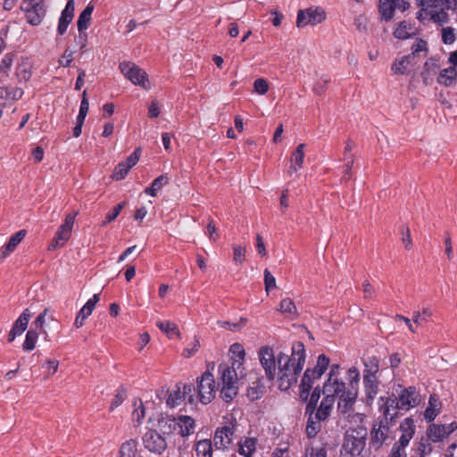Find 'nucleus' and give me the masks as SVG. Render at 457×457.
<instances>
[{
  "instance_id": "1",
  "label": "nucleus",
  "mask_w": 457,
  "mask_h": 457,
  "mask_svg": "<svg viewBox=\"0 0 457 457\" xmlns=\"http://www.w3.org/2000/svg\"><path fill=\"white\" fill-rule=\"evenodd\" d=\"M305 358V347L301 341L292 345L290 356L282 352L277 355L278 386L281 391H287L297 382V378L303 369Z\"/></svg>"
},
{
  "instance_id": "2",
  "label": "nucleus",
  "mask_w": 457,
  "mask_h": 457,
  "mask_svg": "<svg viewBox=\"0 0 457 457\" xmlns=\"http://www.w3.org/2000/svg\"><path fill=\"white\" fill-rule=\"evenodd\" d=\"M356 421H360L356 427H350L344 434L341 454L349 457H367L366 442L368 431L362 425L363 415L355 413L353 416Z\"/></svg>"
},
{
  "instance_id": "3",
  "label": "nucleus",
  "mask_w": 457,
  "mask_h": 457,
  "mask_svg": "<svg viewBox=\"0 0 457 457\" xmlns=\"http://www.w3.org/2000/svg\"><path fill=\"white\" fill-rule=\"evenodd\" d=\"M154 428L157 429L167 439L171 435H179L187 437L192 435L195 428V420L187 415H179L177 417L161 414L157 419Z\"/></svg>"
},
{
  "instance_id": "4",
  "label": "nucleus",
  "mask_w": 457,
  "mask_h": 457,
  "mask_svg": "<svg viewBox=\"0 0 457 457\" xmlns=\"http://www.w3.org/2000/svg\"><path fill=\"white\" fill-rule=\"evenodd\" d=\"M393 400L387 401L384 408H379L382 418L378 422H375L370 429V449L378 451L384 445H387L389 439V428L394 426L397 418V413H389L388 408L392 407Z\"/></svg>"
},
{
  "instance_id": "5",
  "label": "nucleus",
  "mask_w": 457,
  "mask_h": 457,
  "mask_svg": "<svg viewBox=\"0 0 457 457\" xmlns=\"http://www.w3.org/2000/svg\"><path fill=\"white\" fill-rule=\"evenodd\" d=\"M244 360L233 359L231 364L222 362L218 367L220 375L219 380H221L220 398L226 402L230 403L238 393V378L237 370L242 366Z\"/></svg>"
},
{
  "instance_id": "6",
  "label": "nucleus",
  "mask_w": 457,
  "mask_h": 457,
  "mask_svg": "<svg viewBox=\"0 0 457 457\" xmlns=\"http://www.w3.org/2000/svg\"><path fill=\"white\" fill-rule=\"evenodd\" d=\"M389 400L394 402L393 406L388 408L389 413L395 412L398 414L397 410L409 411L418 406L421 396L415 386H408L403 388L397 397L395 395L388 397L381 396L378 400L379 408H384Z\"/></svg>"
},
{
  "instance_id": "7",
  "label": "nucleus",
  "mask_w": 457,
  "mask_h": 457,
  "mask_svg": "<svg viewBox=\"0 0 457 457\" xmlns=\"http://www.w3.org/2000/svg\"><path fill=\"white\" fill-rule=\"evenodd\" d=\"M214 362L208 363L207 370L197 378L195 387V403L199 401L203 404L210 403L215 397L216 391L219 387L221 388V380L218 383L215 382L214 376L212 370H214Z\"/></svg>"
},
{
  "instance_id": "8",
  "label": "nucleus",
  "mask_w": 457,
  "mask_h": 457,
  "mask_svg": "<svg viewBox=\"0 0 457 457\" xmlns=\"http://www.w3.org/2000/svg\"><path fill=\"white\" fill-rule=\"evenodd\" d=\"M195 387L193 384H176L174 389L169 392L166 399V404L170 408H175L181 404L186 399L188 403L195 404Z\"/></svg>"
},
{
  "instance_id": "9",
  "label": "nucleus",
  "mask_w": 457,
  "mask_h": 457,
  "mask_svg": "<svg viewBox=\"0 0 457 457\" xmlns=\"http://www.w3.org/2000/svg\"><path fill=\"white\" fill-rule=\"evenodd\" d=\"M21 10L25 12L27 21L32 26L39 25L46 13L44 0H23Z\"/></svg>"
},
{
  "instance_id": "10",
  "label": "nucleus",
  "mask_w": 457,
  "mask_h": 457,
  "mask_svg": "<svg viewBox=\"0 0 457 457\" xmlns=\"http://www.w3.org/2000/svg\"><path fill=\"white\" fill-rule=\"evenodd\" d=\"M144 447L152 453L161 455L167 449V439L156 428H148L142 437Z\"/></svg>"
},
{
  "instance_id": "11",
  "label": "nucleus",
  "mask_w": 457,
  "mask_h": 457,
  "mask_svg": "<svg viewBox=\"0 0 457 457\" xmlns=\"http://www.w3.org/2000/svg\"><path fill=\"white\" fill-rule=\"evenodd\" d=\"M76 214L69 213L65 216L63 223L58 228L52 243L48 246L49 251L63 246L70 239Z\"/></svg>"
},
{
  "instance_id": "12",
  "label": "nucleus",
  "mask_w": 457,
  "mask_h": 457,
  "mask_svg": "<svg viewBox=\"0 0 457 457\" xmlns=\"http://www.w3.org/2000/svg\"><path fill=\"white\" fill-rule=\"evenodd\" d=\"M326 19V12L321 7H310L299 10L296 17V26L303 28L307 25H317Z\"/></svg>"
},
{
  "instance_id": "13",
  "label": "nucleus",
  "mask_w": 457,
  "mask_h": 457,
  "mask_svg": "<svg viewBox=\"0 0 457 457\" xmlns=\"http://www.w3.org/2000/svg\"><path fill=\"white\" fill-rule=\"evenodd\" d=\"M119 68L121 73L133 84L146 88L145 83L148 81V77L143 69L131 62H122L120 63Z\"/></svg>"
},
{
  "instance_id": "14",
  "label": "nucleus",
  "mask_w": 457,
  "mask_h": 457,
  "mask_svg": "<svg viewBox=\"0 0 457 457\" xmlns=\"http://www.w3.org/2000/svg\"><path fill=\"white\" fill-rule=\"evenodd\" d=\"M259 359L267 379L272 383L276 378V366L278 364L273 349L268 345L262 346L259 350Z\"/></svg>"
},
{
  "instance_id": "15",
  "label": "nucleus",
  "mask_w": 457,
  "mask_h": 457,
  "mask_svg": "<svg viewBox=\"0 0 457 457\" xmlns=\"http://www.w3.org/2000/svg\"><path fill=\"white\" fill-rule=\"evenodd\" d=\"M409 7L410 3L406 0H378V12L380 19L386 22L393 20L396 9L404 12Z\"/></svg>"
},
{
  "instance_id": "16",
  "label": "nucleus",
  "mask_w": 457,
  "mask_h": 457,
  "mask_svg": "<svg viewBox=\"0 0 457 457\" xmlns=\"http://www.w3.org/2000/svg\"><path fill=\"white\" fill-rule=\"evenodd\" d=\"M236 427V424L230 422L216 428L213 443L217 449L226 450L229 448L235 437Z\"/></svg>"
},
{
  "instance_id": "17",
  "label": "nucleus",
  "mask_w": 457,
  "mask_h": 457,
  "mask_svg": "<svg viewBox=\"0 0 457 457\" xmlns=\"http://www.w3.org/2000/svg\"><path fill=\"white\" fill-rule=\"evenodd\" d=\"M456 429L457 424L455 422H451L449 424L434 423L428 427L426 435L429 441L438 443L447 438Z\"/></svg>"
},
{
  "instance_id": "18",
  "label": "nucleus",
  "mask_w": 457,
  "mask_h": 457,
  "mask_svg": "<svg viewBox=\"0 0 457 457\" xmlns=\"http://www.w3.org/2000/svg\"><path fill=\"white\" fill-rule=\"evenodd\" d=\"M330 359L324 353L318 356L316 364L313 368H307L303 373L302 379L309 383L314 382L321 378L325 371L328 369Z\"/></svg>"
},
{
  "instance_id": "19",
  "label": "nucleus",
  "mask_w": 457,
  "mask_h": 457,
  "mask_svg": "<svg viewBox=\"0 0 457 457\" xmlns=\"http://www.w3.org/2000/svg\"><path fill=\"white\" fill-rule=\"evenodd\" d=\"M328 368V378L323 385L322 393H335L336 395H339V393L345 388V383L337 378L340 365L334 363L329 365Z\"/></svg>"
},
{
  "instance_id": "20",
  "label": "nucleus",
  "mask_w": 457,
  "mask_h": 457,
  "mask_svg": "<svg viewBox=\"0 0 457 457\" xmlns=\"http://www.w3.org/2000/svg\"><path fill=\"white\" fill-rule=\"evenodd\" d=\"M74 10L75 4L74 0H69L64 7V9L61 12V16L59 18L58 26H57V33L60 36H62L67 31L68 26L72 21L74 18Z\"/></svg>"
},
{
  "instance_id": "21",
  "label": "nucleus",
  "mask_w": 457,
  "mask_h": 457,
  "mask_svg": "<svg viewBox=\"0 0 457 457\" xmlns=\"http://www.w3.org/2000/svg\"><path fill=\"white\" fill-rule=\"evenodd\" d=\"M325 397L322 399L319 408L315 410L314 416L315 420H326L331 413L335 403L336 394L335 393H323Z\"/></svg>"
},
{
  "instance_id": "22",
  "label": "nucleus",
  "mask_w": 457,
  "mask_h": 457,
  "mask_svg": "<svg viewBox=\"0 0 457 457\" xmlns=\"http://www.w3.org/2000/svg\"><path fill=\"white\" fill-rule=\"evenodd\" d=\"M337 396L339 398L337 403V411L342 414H345L352 410L355 403L357 390H346L345 388Z\"/></svg>"
},
{
  "instance_id": "23",
  "label": "nucleus",
  "mask_w": 457,
  "mask_h": 457,
  "mask_svg": "<svg viewBox=\"0 0 457 457\" xmlns=\"http://www.w3.org/2000/svg\"><path fill=\"white\" fill-rule=\"evenodd\" d=\"M99 300L100 294H95L90 299L87 300V302L79 310L74 321V326L77 328H79L84 325L85 320L91 315Z\"/></svg>"
},
{
  "instance_id": "24",
  "label": "nucleus",
  "mask_w": 457,
  "mask_h": 457,
  "mask_svg": "<svg viewBox=\"0 0 457 457\" xmlns=\"http://www.w3.org/2000/svg\"><path fill=\"white\" fill-rule=\"evenodd\" d=\"M31 313L29 309H25L23 312L15 320L11 331L8 335V342H12L17 336L21 335L27 328Z\"/></svg>"
},
{
  "instance_id": "25",
  "label": "nucleus",
  "mask_w": 457,
  "mask_h": 457,
  "mask_svg": "<svg viewBox=\"0 0 457 457\" xmlns=\"http://www.w3.org/2000/svg\"><path fill=\"white\" fill-rule=\"evenodd\" d=\"M354 142L352 139H347L344 150V161L345 162L343 167L344 174L342 177V180L344 181H347L351 179V170L354 162V155L351 152L354 148Z\"/></svg>"
},
{
  "instance_id": "26",
  "label": "nucleus",
  "mask_w": 457,
  "mask_h": 457,
  "mask_svg": "<svg viewBox=\"0 0 457 457\" xmlns=\"http://www.w3.org/2000/svg\"><path fill=\"white\" fill-rule=\"evenodd\" d=\"M363 385L366 402L371 404L378 392L379 380L378 376L363 375Z\"/></svg>"
},
{
  "instance_id": "27",
  "label": "nucleus",
  "mask_w": 457,
  "mask_h": 457,
  "mask_svg": "<svg viewBox=\"0 0 457 457\" xmlns=\"http://www.w3.org/2000/svg\"><path fill=\"white\" fill-rule=\"evenodd\" d=\"M399 428L402 435L397 442L408 446L415 434L416 428L413 420L411 418L404 419L403 421L401 422Z\"/></svg>"
},
{
  "instance_id": "28",
  "label": "nucleus",
  "mask_w": 457,
  "mask_h": 457,
  "mask_svg": "<svg viewBox=\"0 0 457 457\" xmlns=\"http://www.w3.org/2000/svg\"><path fill=\"white\" fill-rule=\"evenodd\" d=\"M27 235V231L25 229H21L15 234H13L8 243L4 245L1 249L0 259L6 258L11 253H12L17 245L24 239Z\"/></svg>"
},
{
  "instance_id": "29",
  "label": "nucleus",
  "mask_w": 457,
  "mask_h": 457,
  "mask_svg": "<svg viewBox=\"0 0 457 457\" xmlns=\"http://www.w3.org/2000/svg\"><path fill=\"white\" fill-rule=\"evenodd\" d=\"M31 69L32 65L29 58H21V62H19L16 66L15 75L18 81L27 82L31 78Z\"/></svg>"
},
{
  "instance_id": "30",
  "label": "nucleus",
  "mask_w": 457,
  "mask_h": 457,
  "mask_svg": "<svg viewBox=\"0 0 457 457\" xmlns=\"http://www.w3.org/2000/svg\"><path fill=\"white\" fill-rule=\"evenodd\" d=\"M263 378H257L251 386H248L246 395L250 401H256L262 397L265 393V386L262 383Z\"/></svg>"
},
{
  "instance_id": "31",
  "label": "nucleus",
  "mask_w": 457,
  "mask_h": 457,
  "mask_svg": "<svg viewBox=\"0 0 457 457\" xmlns=\"http://www.w3.org/2000/svg\"><path fill=\"white\" fill-rule=\"evenodd\" d=\"M304 144H300L297 145L296 149L293 152L291 155V165L289 168V172H295L299 169L303 167V158H304Z\"/></svg>"
},
{
  "instance_id": "32",
  "label": "nucleus",
  "mask_w": 457,
  "mask_h": 457,
  "mask_svg": "<svg viewBox=\"0 0 457 457\" xmlns=\"http://www.w3.org/2000/svg\"><path fill=\"white\" fill-rule=\"evenodd\" d=\"M170 181V179L167 174H162L156 179H154L150 187L145 188L144 193L150 196H156L157 192L162 189V187L167 185Z\"/></svg>"
},
{
  "instance_id": "33",
  "label": "nucleus",
  "mask_w": 457,
  "mask_h": 457,
  "mask_svg": "<svg viewBox=\"0 0 457 457\" xmlns=\"http://www.w3.org/2000/svg\"><path fill=\"white\" fill-rule=\"evenodd\" d=\"M306 416H308L305 433L306 436L311 439L317 436V434L321 430V424L320 422L322 420H315V416L313 415L314 412L312 413H305Z\"/></svg>"
},
{
  "instance_id": "34",
  "label": "nucleus",
  "mask_w": 457,
  "mask_h": 457,
  "mask_svg": "<svg viewBox=\"0 0 457 457\" xmlns=\"http://www.w3.org/2000/svg\"><path fill=\"white\" fill-rule=\"evenodd\" d=\"M94 5L89 3L86 8L80 12L77 21V26L79 31H86L90 25L92 12L94 11Z\"/></svg>"
},
{
  "instance_id": "35",
  "label": "nucleus",
  "mask_w": 457,
  "mask_h": 457,
  "mask_svg": "<svg viewBox=\"0 0 457 457\" xmlns=\"http://www.w3.org/2000/svg\"><path fill=\"white\" fill-rule=\"evenodd\" d=\"M457 79V67H448L442 70L437 78L439 84L450 87Z\"/></svg>"
},
{
  "instance_id": "36",
  "label": "nucleus",
  "mask_w": 457,
  "mask_h": 457,
  "mask_svg": "<svg viewBox=\"0 0 457 457\" xmlns=\"http://www.w3.org/2000/svg\"><path fill=\"white\" fill-rule=\"evenodd\" d=\"M134 410L132 411V421L135 427H138L142 424L145 416V409L144 407L143 402L141 399L137 398L133 401Z\"/></svg>"
},
{
  "instance_id": "37",
  "label": "nucleus",
  "mask_w": 457,
  "mask_h": 457,
  "mask_svg": "<svg viewBox=\"0 0 457 457\" xmlns=\"http://www.w3.org/2000/svg\"><path fill=\"white\" fill-rule=\"evenodd\" d=\"M441 403L434 395H431L428 406L424 411V418L428 422L433 421L439 413Z\"/></svg>"
},
{
  "instance_id": "38",
  "label": "nucleus",
  "mask_w": 457,
  "mask_h": 457,
  "mask_svg": "<svg viewBox=\"0 0 457 457\" xmlns=\"http://www.w3.org/2000/svg\"><path fill=\"white\" fill-rule=\"evenodd\" d=\"M256 450V439L246 437L244 441L238 442V453L245 457H251Z\"/></svg>"
},
{
  "instance_id": "39",
  "label": "nucleus",
  "mask_w": 457,
  "mask_h": 457,
  "mask_svg": "<svg viewBox=\"0 0 457 457\" xmlns=\"http://www.w3.org/2000/svg\"><path fill=\"white\" fill-rule=\"evenodd\" d=\"M195 450L197 457H212V442L211 439H203L195 443Z\"/></svg>"
},
{
  "instance_id": "40",
  "label": "nucleus",
  "mask_w": 457,
  "mask_h": 457,
  "mask_svg": "<svg viewBox=\"0 0 457 457\" xmlns=\"http://www.w3.org/2000/svg\"><path fill=\"white\" fill-rule=\"evenodd\" d=\"M412 55H404L400 60H395L392 64V71L395 74H405L409 65H413Z\"/></svg>"
},
{
  "instance_id": "41",
  "label": "nucleus",
  "mask_w": 457,
  "mask_h": 457,
  "mask_svg": "<svg viewBox=\"0 0 457 457\" xmlns=\"http://www.w3.org/2000/svg\"><path fill=\"white\" fill-rule=\"evenodd\" d=\"M278 311L290 319H295L298 315L296 306L293 300L290 298H285L281 300Z\"/></svg>"
},
{
  "instance_id": "42",
  "label": "nucleus",
  "mask_w": 457,
  "mask_h": 457,
  "mask_svg": "<svg viewBox=\"0 0 457 457\" xmlns=\"http://www.w3.org/2000/svg\"><path fill=\"white\" fill-rule=\"evenodd\" d=\"M137 453V442L129 439L124 442L120 447V457H136Z\"/></svg>"
},
{
  "instance_id": "43",
  "label": "nucleus",
  "mask_w": 457,
  "mask_h": 457,
  "mask_svg": "<svg viewBox=\"0 0 457 457\" xmlns=\"http://www.w3.org/2000/svg\"><path fill=\"white\" fill-rule=\"evenodd\" d=\"M379 371V359L377 356H369L364 360L363 375L378 376Z\"/></svg>"
},
{
  "instance_id": "44",
  "label": "nucleus",
  "mask_w": 457,
  "mask_h": 457,
  "mask_svg": "<svg viewBox=\"0 0 457 457\" xmlns=\"http://www.w3.org/2000/svg\"><path fill=\"white\" fill-rule=\"evenodd\" d=\"M428 52V43L426 40L422 38H416L415 42L411 46V53L409 55H412V60H414L416 55H420L422 54V56H427Z\"/></svg>"
},
{
  "instance_id": "45",
  "label": "nucleus",
  "mask_w": 457,
  "mask_h": 457,
  "mask_svg": "<svg viewBox=\"0 0 457 457\" xmlns=\"http://www.w3.org/2000/svg\"><path fill=\"white\" fill-rule=\"evenodd\" d=\"M38 337V333L36 329H29L25 337V341L22 344V349L26 352L32 351L35 346Z\"/></svg>"
},
{
  "instance_id": "46",
  "label": "nucleus",
  "mask_w": 457,
  "mask_h": 457,
  "mask_svg": "<svg viewBox=\"0 0 457 457\" xmlns=\"http://www.w3.org/2000/svg\"><path fill=\"white\" fill-rule=\"evenodd\" d=\"M320 397V389L319 386H317L312 390V394L310 395V398L305 407V413H312L315 411Z\"/></svg>"
},
{
  "instance_id": "47",
  "label": "nucleus",
  "mask_w": 457,
  "mask_h": 457,
  "mask_svg": "<svg viewBox=\"0 0 457 457\" xmlns=\"http://www.w3.org/2000/svg\"><path fill=\"white\" fill-rule=\"evenodd\" d=\"M410 29L411 26L407 21H401L394 31V37L398 39L409 38L411 37Z\"/></svg>"
},
{
  "instance_id": "48",
  "label": "nucleus",
  "mask_w": 457,
  "mask_h": 457,
  "mask_svg": "<svg viewBox=\"0 0 457 457\" xmlns=\"http://www.w3.org/2000/svg\"><path fill=\"white\" fill-rule=\"evenodd\" d=\"M347 378L349 380L348 390H357V386L360 381V372L356 367H352L347 371Z\"/></svg>"
},
{
  "instance_id": "49",
  "label": "nucleus",
  "mask_w": 457,
  "mask_h": 457,
  "mask_svg": "<svg viewBox=\"0 0 457 457\" xmlns=\"http://www.w3.org/2000/svg\"><path fill=\"white\" fill-rule=\"evenodd\" d=\"M126 204H127V202L123 201V202L118 204L112 211H110L105 215L104 220L103 221L104 225H106V224L113 221L119 216V214L121 212V211L124 209Z\"/></svg>"
},
{
  "instance_id": "50",
  "label": "nucleus",
  "mask_w": 457,
  "mask_h": 457,
  "mask_svg": "<svg viewBox=\"0 0 457 457\" xmlns=\"http://www.w3.org/2000/svg\"><path fill=\"white\" fill-rule=\"evenodd\" d=\"M418 6H420L423 11L435 10L442 6V0H416Z\"/></svg>"
},
{
  "instance_id": "51",
  "label": "nucleus",
  "mask_w": 457,
  "mask_h": 457,
  "mask_svg": "<svg viewBox=\"0 0 457 457\" xmlns=\"http://www.w3.org/2000/svg\"><path fill=\"white\" fill-rule=\"evenodd\" d=\"M406 447V445L396 441L392 445L387 457H407Z\"/></svg>"
},
{
  "instance_id": "52",
  "label": "nucleus",
  "mask_w": 457,
  "mask_h": 457,
  "mask_svg": "<svg viewBox=\"0 0 457 457\" xmlns=\"http://www.w3.org/2000/svg\"><path fill=\"white\" fill-rule=\"evenodd\" d=\"M130 170L122 162H119L112 172V179L115 180L123 179Z\"/></svg>"
},
{
  "instance_id": "53",
  "label": "nucleus",
  "mask_w": 457,
  "mask_h": 457,
  "mask_svg": "<svg viewBox=\"0 0 457 457\" xmlns=\"http://www.w3.org/2000/svg\"><path fill=\"white\" fill-rule=\"evenodd\" d=\"M126 390L120 386L117 389L114 398L111 403L110 411H112L115 408L120 405L126 399Z\"/></svg>"
},
{
  "instance_id": "54",
  "label": "nucleus",
  "mask_w": 457,
  "mask_h": 457,
  "mask_svg": "<svg viewBox=\"0 0 457 457\" xmlns=\"http://www.w3.org/2000/svg\"><path fill=\"white\" fill-rule=\"evenodd\" d=\"M4 99H12L17 101L23 96V90L17 87H6Z\"/></svg>"
},
{
  "instance_id": "55",
  "label": "nucleus",
  "mask_w": 457,
  "mask_h": 457,
  "mask_svg": "<svg viewBox=\"0 0 457 457\" xmlns=\"http://www.w3.org/2000/svg\"><path fill=\"white\" fill-rule=\"evenodd\" d=\"M313 384L309 383L307 381L304 382L303 379H301L300 384V398L303 402H307L310 398V392L312 389Z\"/></svg>"
},
{
  "instance_id": "56",
  "label": "nucleus",
  "mask_w": 457,
  "mask_h": 457,
  "mask_svg": "<svg viewBox=\"0 0 457 457\" xmlns=\"http://www.w3.org/2000/svg\"><path fill=\"white\" fill-rule=\"evenodd\" d=\"M14 56L13 53H7L4 55L0 62V72H7L12 64Z\"/></svg>"
},
{
  "instance_id": "57",
  "label": "nucleus",
  "mask_w": 457,
  "mask_h": 457,
  "mask_svg": "<svg viewBox=\"0 0 457 457\" xmlns=\"http://www.w3.org/2000/svg\"><path fill=\"white\" fill-rule=\"evenodd\" d=\"M456 39L454 29L451 27L444 28L442 29V41L445 45L453 44Z\"/></svg>"
},
{
  "instance_id": "58",
  "label": "nucleus",
  "mask_w": 457,
  "mask_h": 457,
  "mask_svg": "<svg viewBox=\"0 0 457 457\" xmlns=\"http://www.w3.org/2000/svg\"><path fill=\"white\" fill-rule=\"evenodd\" d=\"M401 233L403 235L402 241L404 245V247L407 250H410L412 247V240L411 237V231L408 226L403 225L401 227Z\"/></svg>"
},
{
  "instance_id": "59",
  "label": "nucleus",
  "mask_w": 457,
  "mask_h": 457,
  "mask_svg": "<svg viewBox=\"0 0 457 457\" xmlns=\"http://www.w3.org/2000/svg\"><path fill=\"white\" fill-rule=\"evenodd\" d=\"M245 257V248L241 245L233 247V261L237 264H242Z\"/></svg>"
},
{
  "instance_id": "60",
  "label": "nucleus",
  "mask_w": 457,
  "mask_h": 457,
  "mask_svg": "<svg viewBox=\"0 0 457 457\" xmlns=\"http://www.w3.org/2000/svg\"><path fill=\"white\" fill-rule=\"evenodd\" d=\"M429 14L431 16V19L434 21L446 22L448 20V14L446 13L445 10L443 8H440V11L430 10Z\"/></svg>"
},
{
  "instance_id": "61",
  "label": "nucleus",
  "mask_w": 457,
  "mask_h": 457,
  "mask_svg": "<svg viewBox=\"0 0 457 457\" xmlns=\"http://www.w3.org/2000/svg\"><path fill=\"white\" fill-rule=\"evenodd\" d=\"M254 91L260 95H264L269 90V84L264 79H257L253 82Z\"/></svg>"
},
{
  "instance_id": "62",
  "label": "nucleus",
  "mask_w": 457,
  "mask_h": 457,
  "mask_svg": "<svg viewBox=\"0 0 457 457\" xmlns=\"http://www.w3.org/2000/svg\"><path fill=\"white\" fill-rule=\"evenodd\" d=\"M329 82V79L328 77L321 78L320 80L315 82L313 86V91L315 94L321 96L325 93L327 85Z\"/></svg>"
},
{
  "instance_id": "63",
  "label": "nucleus",
  "mask_w": 457,
  "mask_h": 457,
  "mask_svg": "<svg viewBox=\"0 0 457 457\" xmlns=\"http://www.w3.org/2000/svg\"><path fill=\"white\" fill-rule=\"evenodd\" d=\"M264 285L267 292L276 287V278L268 269L264 270Z\"/></svg>"
},
{
  "instance_id": "64",
  "label": "nucleus",
  "mask_w": 457,
  "mask_h": 457,
  "mask_svg": "<svg viewBox=\"0 0 457 457\" xmlns=\"http://www.w3.org/2000/svg\"><path fill=\"white\" fill-rule=\"evenodd\" d=\"M139 157L140 148H136L134 152L129 156H128L127 159L122 162L126 164L127 167L130 170L138 162Z\"/></svg>"
}]
</instances>
